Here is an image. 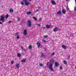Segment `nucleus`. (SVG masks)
<instances>
[{
    "label": "nucleus",
    "instance_id": "c85d7f7f",
    "mask_svg": "<svg viewBox=\"0 0 76 76\" xmlns=\"http://www.w3.org/2000/svg\"><path fill=\"white\" fill-rule=\"evenodd\" d=\"M48 36L47 35L44 36V38H47Z\"/></svg>",
    "mask_w": 76,
    "mask_h": 76
},
{
    "label": "nucleus",
    "instance_id": "c9c22d12",
    "mask_svg": "<svg viewBox=\"0 0 76 76\" xmlns=\"http://www.w3.org/2000/svg\"><path fill=\"white\" fill-rule=\"evenodd\" d=\"M14 63V61H12L11 62V64H13Z\"/></svg>",
    "mask_w": 76,
    "mask_h": 76
},
{
    "label": "nucleus",
    "instance_id": "72a5a7b5",
    "mask_svg": "<svg viewBox=\"0 0 76 76\" xmlns=\"http://www.w3.org/2000/svg\"><path fill=\"white\" fill-rule=\"evenodd\" d=\"M39 66H43L42 64H39Z\"/></svg>",
    "mask_w": 76,
    "mask_h": 76
},
{
    "label": "nucleus",
    "instance_id": "a19ab883",
    "mask_svg": "<svg viewBox=\"0 0 76 76\" xmlns=\"http://www.w3.org/2000/svg\"><path fill=\"white\" fill-rule=\"evenodd\" d=\"M21 48H22V49H23V50H24V51H25V49H23V47H22Z\"/></svg>",
    "mask_w": 76,
    "mask_h": 76
},
{
    "label": "nucleus",
    "instance_id": "58836bf2",
    "mask_svg": "<svg viewBox=\"0 0 76 76\" xmlns=\"http://www.w3.org/2000/svg\"><path fill=\"white\" fill-rule=\"evenodd\" d=\"M74 10H75V11H76V7H75Z\"/></svg>",
    "mask_w": 76,
    "mask_h": 76
},
{
    "label": "nucleus",
    "instance_id": "6e6552de",
    "mask_svg": "<svg viewBox=\"0 0 76 76\" xmlns=\"http://www.w3.org/2000/svg\"><path fill=\"white\" fill-rule=\"evenodd\" d=\"M26 60V59H23L22 60H21V62H22V63H23L24 62H25Z\"/></svg>",
    "mask_w": 76,
    "mask_h": 76
},
{
    "label": "nucleus",
    "instance_id": "8fccbe9b",
    "mask_svg": "<svg viewBox=\"0 0 76 76\" xmlns=\"http://www.w3.org/2000/svg\"><path fill=\"white\" fill-rule=\"evenodd\" d=\"M66 1H68V0H66Z\"/></svg>",
    "mask_w": 76,
    "mask_h": 76
},
{
    "label": "nucleus",
    "instance_id": "4be33fe9",
    "mask_svg": "<svg viewBox=\"0 0 76 76\" xmlns=\"http://www.w3.org/2000/svg\"><path fill=\"white\" fill-rule=\"evenodd\" d=\"M64 63L66 65L67 64V62H66V61H64Z\"/></svg>",
    "mask_w": 76,
    "mask_h": 76
},
{
    "label": "nucleus",
    "instance_id": "1a4fd4ad",
    "mask_svg": "<svg viewBox=\"0 0 76 76\" xmlns=\"http://www.w3.org/2000/svg\"><path fill=\"white\" fill-rule=\"evenodd\" d=\"M37 45L38 47L39 48V47H40V45H41L40 44V43H39V42H37Z\"/></svg>",
    "mask_w": 76,
    "mask_h": 76
},
{
    "label": "nucleus",
    "instance_id": "bb28decb",
    "mask_svg": "<svg viewBox=\"0 0 76 76\" xmlns=\"http://www.w3.org/2000/svg\"><path fill=\"white\" fill-rule=\"evenodd\" d=\"M33 19L35 20H37V18L35 17H33Z\"/></svg>",
    "mask_w": 76,
    "mask_h": 76
},
{
    "label": "nucleus",
    "instance_id": "cd10ccee",
    "mask_svg": "<svg viewBox=\"0 0 76 76\" xmlns=\"http://www.w3.org/2000/svg\"><path fill=\"white\" fill-rule=\"evenodd\" d=\"M42 19L41 18H40L39 19V22H41V20H42Z\"/></svg>",
    "mask_w": 76,
    "mask_h": 76
},
{
    "label": "nucleus",
    "instance_id": "0eeeda50",
    "mask_svg": "<svg viewBox=\"0 0 76 76\" xmlns=\"http://www.w3.org/2000/svg\"><path fill=\"white\" fill-rule=\"evenodd\" d=\"M50 61L51 63H54V60L53 59H51L50 60Z\"/></svg>",
    "mask_w": 76,
    "mask_h": 76
},
{
    "label": "nucleus",
    "instance_id": "39448f33",
    "mask_svg": "<svg viewBox=\"0 0 76 76\" xmlns=\"http://www.w3.org/2000/svg\"><path fill=\"white\" fill-rule=\"evenodd\" d=\"M58 29V28L57 27H56L54 29L53 31L54 32H56V31H57Z\"/></svg>",
    "mask_w": 76,
    "mask_h": 76
},
{
    "label": "nucleus",
    "instance_id": "473e14b6",
    "mask_svg": "<svg viewBox=\"0 0 76 76\" xmlns=\"http://www.w3.org/2000/svg\"><path fill=\"white\" fill-rule=\"evenodd\" d=\"M42 42H46V41H45V40H43L42 41Z\"/></svg>",
    "mask_w": 76,
    "mask_h": 76
},
{
    "label": "nucleus",
    "instance_id": "6ab92c4d",
    "mask_svg": "<svg viewBox=\"0 0 76 76\" xmlns=\"http://www.w3.org/2000/svg\"><path fill=\"white\" fill-rule=\"evenodd\" d=\"M26 14H27V15H30V14H31V12H28L26 13Z\"/></svg>",
    "mask_w": 76,
    "mask_h": 76
},
{
    "label": "nucleus",
    "instance_id": "f8f14e48",
    "mask_svg": "<svg viewBox=\"0 0 76 76\" xmlns=\"http://www.w3.org/2000/svg\"><path fill=\"white\" fill-rule=\"evenodd\" d=\"M16 67L17 69H18L19 67V64H16Z\"/></svg>",
    "mask_w": 76,
    "mask_h": 76
},
{
    "label": "nucleus",
    "instance_id": "de8ad7c7",
    "mask_svg": "<svg viewBox=\"0 0 76 76\" xmlns=\"http://www.w3.org/2000/svg\"><path fill=\"white\" fill-rule=\"evenodd\" d=\"M28 1H32V0H28Z\"/></svg>",
    "mask_w": 76,
    "mask_h": 76
},
{
    "label": "nucleus",
    "instance_id": "4468645a",
    "mask_svg": "<svg viewBox=\"0 0 76 76\" xmlns=\"http://www.w3.org/2000/svg\"><path fill=\"white\" fill-rule=\"evenodd\" d=\"M10 12V13L13 12V10L12 9H10L9 10Z\"/></svg>",
    "mask_w": 76,
    "mask_h": 76
},
{
    "label": "nucleus",
    "instance_id": "9d476101",
    "mask_svg": "<svg viewBox=\"0 0 76 76\" xmlns=\"http://www.w3.org/2000/svg\"><path fill=\"white\" fill-rule=\"evenodd\" d=\"M57 14L58 15H61V11H59L58 12Z\"/></svg>",
    "mask_w": 76,
    "mask_h": 76
},
{
    "label": "nucleus",
    "instance_id": "393cba45",
    "mask_svg": "<svg viewBox=\"0 0 76 76\" xmlns=\"http://www.w3.org/2000/svg\"><path fill=\"white\" fill-rule=\"evenodd\" d=\"M31 48H32V46H31V45H30V46L28 47V49H31Z\"/></svg>",
    "mask_w": 76,
    "mask_h": 76
},
{
    "label": "nucleus",
    "instance_id": "f03ea898",
    "mask_svg": "<svg viewBox=\"0 0 76 76\" xmlns=\"http://www.w3.org/2000/svg\"><path fill=\"white\" fill-rule=\"evenodd\" d=\"M27 25L28 27H31V21L30 20H28L27 23Z\"/></svg>",
    "mask_w": 76,
    "mask_h": 76
},
{
    "label": "nucleus",
    "instance_id": "f257e3e1",
    "mask_svg": "<svg viewBox=\"0 0 76 76\" xmlns=\"http://www.w3.org/2000/svg\"><path fill=\"white\" fill-rule=\"evenodd\" d=\"M0 21H1L2 22H4V16H2L1 17ZM0 24H2V23L0 21Z\"/></svg>",
    "mask_w": 76,
    "mask_h": 76
},
{
    "label": "nucleus",
    "instance_id": "20e7f679",
    "mask_svg": "<svg viewBox=\"0 0 76 76\" xmlns=\"http://www.w3.org/2000/svg\"><path fill=\"white\" fill-rule=\"evenodd\" d=\"M23 34H24L25 35H27V30L26 29L24 30Z\"/></svg>",
    "mask_w": 76,
    "mask_h": 76
},
{
    "label": "nucleus",
    "instance_id": "aec40b11",
    "mask_svg": "<svg viewBox=\"0 0 76 76\" xmlns=\"http://www.w3.org/2000/svg\"><path fill=\"white\" fill-rule=\"evenodd\" d=\"M41 55V57H44L45 56V55H44V53H42Z\"/></svg>",
    "mask_w": 76,
    "mask_h": 76
},
{
    "label": "nucleus",
    "instance_id": "7ed1b4c3",
    "mask_svg": "<svg viewBox=\"0 0 76 76\" xmlns=\"http://www.w3.org/2000/svg\"><path fill=\"white\" fill-rule=\"evenodd\" d=\"M49 67L51 71H53V67H52V64H50V65H49Z\"/></svg>",
    "mask_w": 76,
    "mask_h": 76
},
{
    "label": "nucleus",
    "instance_id": "ea45409f",
    "mask_svg": "<svg viewBox=\"0 0 76 76\" xmlns=\"http://www.w3.org/2000/svg\"><path fill=\"white\" fill-rule=\"evenodd\" d=\"M60 69H61H61H62V67L61 66H60Z\"/></svg>",
    "mask_w": 76,
    "mask_h": 76
},
{
    "label": "nucleus",
    "instance_id": "09e8293b",
    "mask_svg": "<svg viewBox=\"0 0 76 76\" xmlns=\"http://www.w3.org/2000/svg\"><path fill=\"white\" fill-rule=\"evenodd\" d=\"M75 3H76V0H75Z\"/></svg>",
    "mask_w": 76,
    "mask_h": 76
},
{
    "label": "nucleus",
    "instance_id": "f704fd0d",
    "mask_svg": "<svg viewBox=\"0 0 76 76\" xmlns=\"http://www.w3.org/2000/svg\"><path fill=\"white\" fill-rule=\"evenodd\" d=\"M49 64V62H48L46 64V65L47 66H48V65Z\"/></svg>",
    "mask_w": 76,
    "mask_h": 76
},
{
    "label": "nucleus",
    "instance_id": "dca6fc26",
    "mask_svg": "<svg viewBox=\"0 0 76 76\" xmlns=\"http://www.w3.org/2000/svg\"><path fill=\"white\" fill-rule=\"evenodd\" d=\"M55 64L56 66L57 67L58 66V63L57 62H56L55 63Z\"/></svg>",
    "mask_w": 76,
    "mask_h": 76
},
{
    "label": "nucleus",
    "instance_id": "7c9ffc66",
    "mask_svg": "<svg viewBox=\"0 0 76 76\" xmlns=\"http://www.w3.org/2000/svg\"><path fill=\"white\" fill-rule=\"evenodd\" d=\"M42 29H43L44 30V29H45V28L44 27H42Z\"/></svg>",
    "mask_w": 76,
    "mask_h": 76
},
{
    "label": "nucleus",
    "instance_id": "5701e85b",
    "mask_svg": "<svg viewBox=\"0 0 76 76\" xmlns=\"http://www.w3.org/2000/svg\"><path fill=\"white\" fill-rule=\"evenodd\" d=\"M17 39H19V35H18L17 36V38H16Z\"/></svg>",
    "mask_w": 76,
    "mask_h": 76
},
{
    "label": "nucleus",
    "instance_id": "a878e982",
    "mask_svg": "<svg viewBox=\"0 0 76 76\" xmlns=\"http://www.w3.org/2000/svg\"><path fill=\"white\" fill-rule=\"evenodd\" d=\"M23 1L24 2V3H25L27 1V0H23Z\"/></svg>",
    "mask_w": 76,
    "mask_h": 76
},
{
    "label": "nucleus",
    "instance_id": "b1692460",
    "mask_svg": "<svg viewBox=\"0 0 76 76\" xmlns=\"http://www.w3.org/2000/svg\"><path fill=\"white\" fill-rule=\"evenodd\" d=\"M17 19H18V21H20V17H18L17 18Z\"/></svg>",
    "mask_w": 76,
    "mask_h": 76
},
{
    "label": "nucleus",
    "instance_id": "ddd939ff",
    "mask_svg": "<svg viewBox=\"0 0 76 76\" xmlns=\"http://www.w3.org/2000/svg\"><path fill=\"white\" fill-rule=\"evenodd\" d=\"M62 47L63 48H64V49H66V46H65L64 45H62Z\"/></svg>",
    "mask_w": 76,
    "mask_h": 76
},
{
    "label": "nucleus",
    "instance_id": "c03bdc74",
    "mask_svg": "<svg viewBox=\"0 0 76 76\" xmlns=\"http://www.w3.org/2000/svg\"><path fill=\"white\" fill-rule=\"evenodd\" d=\"M39 9H40V7H37Z\"/></svg>",
    "mask_w": 76,
    "mask_h": 76
},
{
    "label": "nucleus",
    "instance_id": "37998d69",
    "mask_svg": "<svg viewBox=\"0 0 76 76\" xmlns=\"http://www.w3.org/2000/svg\"><path fill=\"white\" fill-rule=\"evenodd\" d=\"M38 11H39V10H36V12H38Z\"/></svg>",
    "mask_w": 76,
    "mask_h": 76
},
{
    "label": "nucleus",
    "instance_id": "9b49d317",
    "mask_svg": "<svg viewBox=\"0 0 76 76\" xmlns=\"http://www.w3.org/2000/svg\"><path fill=\"white\" fill-rule=\"evenodd\" d=\"M62 12L64 14H65V13H66V10H63V9L62 10Z\"/></svg>",
    "mask_w": 76,
    "mask_h": 76
},
{
    "label": "nucleus",
    "instance_id": "f3484780",
    "mask_svg": "<svg viewBox=\"0 0 76 76\" xmlns=\"http://www.w3.org/2000/svg\"><path fill=\"white\" fill-rule=\"evenodd\" d=\"M17 56L18 57H20L21 56V55H20L19 53H18L17 54Z\"/></svg>",
    "mask_w": 76,
    "mask_h": 76
},
{
    "label": "nucleus",
    "instance_id": "c756f323",
    "mask_svg": "<svg viewBox=\"0 0 76 76\" xmlns=\"http://www.w3.org/2000/svg\"><path fill=\"white\" fill-rule=\"evenodd\" d=\"M21 4H22V5H23V4H24V3H23V2H21Z\"/></svg>",
    "mask_w": 76,
    "mask_h": 76
},
{
    "label": "nucleus",
    "instance_id": "3c124183",
    "mask_svg": "<svg viewBox=\"0 0 76 76\" xmlns=\"http://www.w3.org/2000/svg\"><path fill=\"white\" fill-rule=\"evenodd\" d=\"M68 58H70V57H69Z\"/></svg>",
    "mask_w": 76,
    "mask_h": 76
},
{
    "label": "nucleus",
    "instance_id": "4c0bfd02",
    "mask_svg": "<svg viewBox=\"0 0 76 76\" xmlns=\"http://www.w3.org/2000/svg\"><path fill=\"white\" fill-rule=\"evenodd\" d=\"M55 54V53H53L52 54V56H54V54Z\"/></svg>",
    "mask_w": 76,
    "mask_h": 76
},
{
    "label": "nucleus",
    "instance_id": "a211bd4d",
    "mask_svg": "<svg viewBox=\"0 0 76 76\" xmlns=\"http://www.w3.org/2000/svg\"><path fill=\"white\" fill-rule=\"evenodd\" d=\"M25 4H26V6H28L29 5V3L28 2H26V3H25Z\"/></svg>",
    "mask_w": 76,
    "mask_h": 76
},
{
    "label": "nucleus",
    "instance_id": "a18cd8bd",
    "mask_svg": "<svg viewBox=\"0 0 76 76\" xmlns=\"http://www.w3.org/2000/svg\"><path fill=\"white\" fill-rule=\"evenodd\" d=\"M18 34V32L17 33H16L15 34V35H17V34Z\"/></svg>",
    "mask_w": 76,
    "mask_h": 76
},
{
    "label": "nucleus",
    "instance_id": "79ce46f5",
    "mask_svg": "<svg viewBox=\"0 0 76 76\" xmlns=\"http://www.w3.org/2000/svg\"><path fill=\"white\" fill-rule=\"evenodd\" d=\"M66 9H67V10H69V7H67Z\"/></svg>",
    "mask_w": 76,
    "mask_h": 76
},
{
    "label": "nucleus",
    "instance_id": "412c9836",
    "mask_svg": "<svg viewBox=\"0 0 76 76\" xmlns=\"http://www.w3.org/2000/svg\"><path fill=\"white\" fill-rule=\"evenodd\" d=\"M5 18L6 19H7V18H9V15H8V14H7V15H6Z\"/></svg>",
    "mask_w": 76,
    "mask_h": 76
},
{
    "label": "nucleus",
    "instance_id": "e433bc0d",
    "mask_svg": "<svg viewBox=\"0 0 76 76\" xmlns=\"http://www.w3.org/2000/svg\"><path fill=\"white\" fill-rule=\"evenodd\" d=\"M11 22H12V21H9L8 22V23H11Z\"/></svg>",
    "mask_w": 76,
    "mask_h": 76
},
{
    "label": "nucleus",
    "instance_id": "2eb2a0df",
    "mask_svg": "<svg viewBox=\"0 0 76 76\" xmlns=\"http://www.w3.org/2000/svg\"><path fill=\"white\" fill-rule=\"evenodd\" d=\"M46 28H50V26L49 25H46Z\"/></svg>",
    "mask_w": 76,
    "mask_h": 76
},
{
    "label": "nucleus",
    "instance_id": "423d86ee",
    "mask_svg": "<svg viewBox=\"0 0 76 76\" xmlns=\"http://www.w3.org/2000/svg\"><path fill=\"white\" fill-rule=\"evenodd\" d=\"M51 3L52 4H53L54 5H56V2H55V1L53 0H52L51 1Z\"/></svg>",
    "mask_w": 76,
    "mask_h": 76
},
{
    "label": "nucleus",
    "instance_id": "2f4dec72",
    "mask_svg": "<svg viewBox=\"0 0 76 76\" xmlns=\"http://www.w3.org/2000/svg\"><path fill=\"white\" fill-rule=\"evenodd\" d=\"M37 25H38L39 26H41V25L39 24H37Z\"/></svg>",
    "mask_w": 76,
    "mask_h": 76
},
{
    "label": "nucleus",
    "instance_id": "49530a36",
    "mask_svg": "<svg viewBox=\"0 0 76 76\" xmlns=\"http://www.w3.org/2000/svg\"><path fill=\"white\" fill-rule=\"evenodd\" d=\"M44 50L45 51H46V49H45V48H44Z\"/></svg>",
    "mask_w": 76,
    "mask_h": 76
}]
</instances>
